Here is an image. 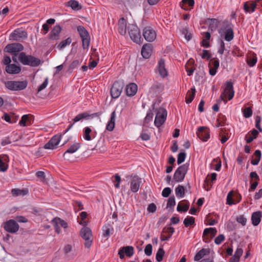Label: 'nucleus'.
I'll return each instance as SVG.
<instances>
[{
	"label": "nucleus",
	"mask_w": 262,
	"mask_h": 262,
	"mask_svg": "<svg viewBox=\"0 0 262 262\" xmlns=\"http://www.w3.org/2000/svg\"><path fill=\"white\" fill-rule=\"evenodd\" d=\"M221 37H224L227 41H230L234 38L233 25L230 22L227 21L218 30Z\"/></svg>",
	"instance_id": "nucleus-1"
},
{
	"label": "nucleus",
	"mask_w": 262,
	"mask_h": 262,
	"mask_svg": "<svg viewBox=\"0 0 262 262\" xmlns=\"http://www.w3.org/2000/svg\"><path fill=\"white\" fill-rule=\"evenodd\" d=\"M18 60L24 65L37 67L40 64V60L32 55H27L25 52H21L18 55Z\"/></svg>",
	"instance_id": "nucleus-2"
},
{
	"label": "nucleus",
	"mask_w": 262,
	"mask_h": 262,
	"mask_svg": "<svg viewBox=\"0 0 262 262\" xmlns=\"http://www.w3.org/2000/svg\"><path fill=\"white\" fill-rule=\"evenodd\" d=\"M6 88L11 91H21L28 85V82L24 81H7L5 82Z\"/></svg>",
	"instance_id": "nucleus-3"
},
{
	"label": "nucleus",
	"mask_w": 262,
	"mask_h": 262,
	"mask_svg": "<svg viewBox=\"0 0 262 262\" xmlns=\"http://www.w3.org/2000/svg\"><path fill=\"white\" fill-rule=\"evenodd\" d=\"M77 31L82 40L83 49L88 50L90 43V36L88 31L82 26L77 27Z\"/></svg>",
	"instance_id": "nucleus-4"
},
{
	"label": "nucleus",
	"mask_w": 262,
	"mask_h": 262,
	"mask_svg": "<svg viewBox=\"0 0 262 262\" xmlns=\"http://www.w3.org/2000/svg\"><path fill=\"white\" fill-rule=\"evenodd\" d=\"M188 167L189 164L188 163H185L180 166L175 171L173 180L178 183L182 182L187 172Z\"/></svg>",
	"instance_id": "nucleus-5"
},
{
	"label": "nucleus",
	"mask_w": 262,
	"mask_h": 262,
	"mask_svg": "<svg viewBox=\"0 0 262 262\" xmlns=\"http://www.w3.org/2000/svg\"><path fill=\"white\" fill-rule=\"evenodd\" d=\"M80 235L85 241L84 246L89 248L92 244V233L91 229L88 227H83L80 230Z\"/></svg>",
	"instance_id": "nucleus-6"
},
{
	"label": "nucleus",
	"mask_w": 262,
	"mask_h": 262,
	"mask_svg": "<svg viewBox=\"0 0 262 262\" xmlns=\"http://www.w3.org/2000/svg\"><path fill=\"white\" fill-rule=\"evenodd\" d=\"M124 87L122 81L117 80L114 82L111 89V96L114 99L118 98L121 95Z\"/></svg>",
	"instance_id": "nucleus-7"
},
{
	"label": "nucleus",
	"mask_w": 262,
	"mask_h": 262,
	"mask_svg": "<svg viewBox=\"0 0 262 262\" xmlns=\"http://www.w3.org/2000/svg\"><path fill=\"white\" fill-rule=\"evenodd\" d=\"M167 117V111L164 108H159L156 115L154 123L157 127H160L165 121Z\"/></svg>",
	"instance_id": "nucleus-8"
},
{
	"label": "nucleus",
	"mask_w": 262,
	"mask_h": 262,
	"mask_svg": "<svg viewBox=\"0 0 262 262\" xmlns=\"http://www.w3.org/2000/svg\"><path fill=\"white\" fill-rule=\"evenodd\" d=\"M24 46L20 43H12L8 44L4 49V51L16 56L18 52L24 50Z\"/></svg>",
	"instance_id": "nucleus-9"
},
{
	"label": "nucleus",
	"mask_w": 262,
	"mask_h": 262,
	"mask_svg": "<svg viewBox=\"0 0 262 262\" xmlns=\"http://www.w3.org/2000/svg\"><path fill=\"white\" fill-rule=\"evenodd\" d=\"M128 33L131 39L137 43H140L141 36L139 29L137 26L132 25L128 27Z\"/></svg>",
	"instance_id": "nucleus-10"
},
{
	"label": "nucleus",
	"mask_w": 262,
	"mask_h": 262,
	"mask_svg": "<svg viewBox=\"0 0 262 262\" xmlns=\"http://www.w3.org/2000/svg\"><path fill=\"white\" fill-rule=\"evenodd\" d=\"M225 88L220 96L222 100H224L223 95H228V100H230L234 95L233 83L231 81H226L225 83Z\"/></svg>",
	"instance_id": "nucleus-11"
},
{
	"label": "nucleus",
	"mask_w": 262,
	"mask_h": 262,
	"mask_svg": "<svg viewBox=\"0 0 262 262\" xmlns=\"http://www.w3.org/2000/svg\"><path fill=\"white\" fill-rule=\"evenodd\" d=\"M28 37L27 32L22 29H15L10 35V39L19 41L21 39H26Z\"/></svg>",
	"instance_id": "nucleus-12"
},
{
	"label": "nucleus",
	"mask_w": 262,
	"mask_h": 262,
	"mask_svg": "<svg viewBox=\"0 0 262 262\" xmlns=\"http://www.w3.org/2000/svg\"><path fill=\"white\" fill-rule=\"evenodd\" d=\"M90 114H89L88 112H84L81 113L79 114L74 118L73 119V123L70 124L69 127L66 129L63 134L64 135L66 134L73 126V125L78 122V121H82L83 120H88L90 119Z\"/></svg>",
	"instance_id": "nucleus-13"
},
{
	"label": "nucleus",
	"mask_w": 262,
	"mask_h": 262,
	"mask_svg": "<svg viewBox=\"0 0 262 262\" xmlns=\"http://www.w3.org/2000/svg\"><path fill=\"white\" fill-rule=\"evenodd\" d=\"M4 228L8 232L15 233L18 230L19 225L15 221L10 220L5 223Z\"/></svg>",
	"instance_id": "nucleus-14"
},
{
	"label": "nucleus",
	"mask_w": 262,
	"mask_h": 262,
	"mask_svg": "<svg viewBox=\"0 0 262 262\" xmlns=\"http://www.w3.org/2000/svg\"><path fill=\"white\" fill-rule=\"evenodd\" d=\"M143 36L147 41L151 42L156 39V33L150 27H145L143 31Z\"/></svg>",
	"instance_id": "nucleus-15"
},
{
	"label": "nucleus",
	"mask_w": 262,
	"mask_h": 262,
	"mask_svg": "<svg viewBox=\"0 0 262 262\" xmlns=\"http://www.w3.org/2000/svg\"><path fill=\"white\" fill-rule=\"evenodd\" d=\"M196 135L201 140L204 142L207 141L210 138L209 131L204 126H201L198 128Z\"/></svg>",
	"instance_id": "nucleus-16"
},
{
	"label": "nucleus",
	"mask_w": 262,
	"mask_h": 262,
	"mask_svg": "<svg viewBox=\"0 0 262 262\" xmlns=\"http://www.w3.org/2000/svg\"><path fill=\"white\" fill-rule=\"evenodd\" d=\"M141 183V179L138 176H134L130 182V189L131 191L133 193L137 192L140 188Z\"/></svg>",
	"instance_id": "nucleus-17"
},
{
	"label": "nucleus",
	"mask_w": 262,
	"mask_h": 262,
	"mask_svg": "<svg viewBox=\"0 0 262 262\" xmlns=\"http://www.w3.org/2000/svg\"><path fill=\"white\" fill-rule=\"evenodd\" d=\"M261 0H255V1H249L246 2L244 4V10L245 12L252 13L255 11L256 7V3L260 1Z\"/></svg>",
	"instance_id": "nucleus-18"
},
{
	"label": "nucleus",
	"mask_w": 262,
	"mask_h": 262,
	"mask_svg": "<svg viewBox=\"0 0 262 262\" xmlns=\"http://www.w3.org/2000/svg\"><path fill=\"white\" fill-rule=\"evenodd\" d=\"M152 51V46L150 43H145L142 47L141 53L144 58L148 59L151 55Z\"/></svg>",
	"instance_id": "nucleus-19"
},
{
	"label": "nucleus",
	"mask_w": 262,
	"mask_h": 262,
	"mask_svg": "<svg viewBox=\"0 0 262 262\" xmlns=\"http://www.w3.org/2000/svg\"><path fill=\"white\" fill-rule=\"evenodd\" d=\"M9 158L6 155H0V171L5 172L8 168Z\"/></svg>",
	"instance_id": "nucleus-20"
},
{
	"label": "nucleus",
	"mask_w": 262,
	"mask_h": 262,
	"mask_svg": "<svg viewBox=\"0 0 262 262\" xmlns=\"http://www.w3.org/2000/svg\"><path fill=\"white\" fill-rule=\"evenodd\" d=\"M137 85L135 83H130L126 86V94L128 96H133L137 93Z\"/></svg>",
	"instance_id": "nucleus-21"
},
{
	"label": "nucleus",
	"mask_w": 262,
	"mask_h": 262,
	"mask_svg": "<svg viewBox=\"0 0 262 262\" xmlns=\"http://www.w3.org/2000/svg\"><path fill=\"white\" fill-rule=\"evenodd\" d=\"M6 71L9 74H17L21 71V68L15 64H10L6 67Z\"/></svg>",
	"instance_id": "nucleus-22"
},
{
	"label": "nucleus",
	"mask_w": 262,
	"mask_h": 262,
	"mask_svg": "<svg viewBox=\"0 0 262 262\" xmlns=\"http://www.w3.org/2000/svg\"><path fill=\"white\" fill-rule=\"evenodd\" d=\"M81 144L79 142H75L63 154V157L65 159H68L67 155L68 154H73L75 152L80 148Z\"/></svg>",
	"instance_id": "nucleus-23"
},
{
	"label": "nucleus",
	"mask_w": 262,
	"mask_h": 262,
	"mask_svg": "<svg viewBox=\"0 0 262 262\" xmlns=\"http://www.w3.org/2000/svg\"><path fill=\"white\" fill-rule=\"evenodd\" d=\"M158 71L160 76L164 78L168 75V72L165 67V62L163 59H160L158 62Z\"/></svg>",
	"instance_id": "nucleus-24"
},
{
	"label": "nucleus",
	"mask_w": 262,
	"mask_h": 262,
	"mask_svg": "<svg viewBox=\"0 0 262 262\" xmlns=\"http://www.w3.org/2000/svg\"><path fill=\"white\" fill-rule=\"evenodd\" d=\"M262 213L260 211L253 212L251 215L252 224L253 226H256L259 225L261 221Z\"/></svg>",
	"instance_id": "nucleus-25"
},
{
	"label": "nucleus",
	"mask_w": 262,
	"mask_h": 262,
	"mask_svg": "<svg viewBox=\"0 0 262 262\" xmlns=\"http://www.w3.org/2000/svg\"><path fill=\"white\" fill-rule=\"evenodd\" d=\"M61 31V28L59 25L55 26L50 33V39L52 40L58 39Z\"/></svg>",
	"instance_id": "nucleus-26"
},
{
	"label": "nucleus",
	"mask_w": 262,
	"mask_h": 262,
	"mask_svg": "<svg viewBox=\"0 0 262 262\" xmlns=\"http://www.w3.org/2000/svg\"><path fill=\"white\" fill-rule=\"evenodd\" d=\"M118 31L121 35H124L126 31V20L124 17H121L118 22Z\"/></svg>",
	"instance_id": "nucleus-27"
},
{
	"label": "nucleus",
	"mask_w": 262,
	"mask_h": 262,
	"mask_svg": "<svg viewBox=\"0 0 262 262\" xmlns=\"http://www.w3.org/2000/svg\"><path fill=\"white\" fill-rule=\"evenodd\" d=\"M210 253V249L207 248H203L196 253L194 257V260L196 261H200V260L205 255Z\"/></svg>",
	"instance_id": "nucleus-28"
},
{
	"label": "nucleus",
	"mask_w": 262,
	"mask_h": 262,
	"mask_svg": "<svg viewBox=\"0 0 262 262\" xmlns=\"http://www.w3.org/2000/svg\"><path fill=\"white\" fill-rule=\"evenodd\" d=\"M92 130L91 127H85L83 128L82 131V137L86 141H90L95 138L92 134Z\"/></svg>",
	"instance_id": "nucleus-29"
},
{
	"label": "nucleus",
	"mask_w": 262,
	"mask_h": 262,
	"mask_svg": "<svg viewBox=\"0 0 262 262\" xmlns=\"http://www.w3.org/2000/svg\"><path fill=\"white\" fill-rule=\"evenodd\" d=\"M29 191L27 189H20L18 188H14L11 190L12 194L14 196H24L28 193Z\"/></svg>",
	"instance_id": "nucleus-30"
},
{
	"label": "nucleus",
	"mask_w": 262,
	"mask_h": 262,
	"mask_svg": "<svg viewBox=\"0 0 262 262\" xmlns=\"http://www.w3.org/2000/svg\"><path fill=\"white\" fill-rule=\"evenodd\" d=\"M187 191V189H186ZM185 193V189L182 185H179L175 189V193L177 198L181 199L184 196Z\"/></svg>",
	"instance_id": "nucleus-31"
},
{
	"label": "nucleus",
	"mask_w": 262,
	"mask_h": 262,
	"mask_svg": "<svg viewBox=\"0 0 262 262\" xmlns=\"http://www.w3.org/2000/svg\"><path fill=\"white\" fill-rule=\"evenodd\" d=\"M195 92L194 87L191 88L190 91H188L186 97V103L189 104L193 101L195 95Z\"/></svg>",
	"instance_id": "nucleus-32"
},
{
	"label": "nucleus",
	"mask_w": 262,
	"mask_h": 262,
	"mask_svg": "<svg viewBox=\"0 0 262 262\" xmlns=\"http://www.w3.org/2000/svg\"><path fill=\"white\" fill-rule=\"evenodd\" d=\"M181 3H182V4L180 3L181 8L186 11L190 10L187 6L192 8L195 3L194 0H182Z\"/></svg>",
	"instance_id": "nucleus-33"
},
{
	"label": "nucleus",
	"mask_w": 262,
	"mask_h": 262,
	"mask_svg": "<svg viewBox=\"0 0 262 262\" xmlns=\"http://www.w3.org/2000/svg\"><path fill=\"white\" fill-rule=\"evenodd\" d=\"M209 26L208 29L211 31H214L216 30L218 25L219 21L216 18L209 19Z\"/></svg>",
	"instance_id": "nucleus-34"
},
{
	"label": "nucleus",
	"mask_w": 262,
	"mask_h": 262,
	"mask_svg": "<svg viewBox=\"0 0 262 262\" xmlns=\"http://www.w3.org/2000/svg\"><path fill=\"white\" fill-rule=\"evenodd\" d=\"M127 257H131L134 254V248L133 246H124L121 248Z\"/></svg>",
	"instance_id": "nucleus-35"
},
{
	"label": "nucleus",
	"mask_w": 262,
	"mask_h": 262,
	"mask_svg": "<svg viewBox=\"0 0 262 262\" xmlns=\"http://www.w3.org/2000/svg\"><path fill=\"white\" fill-rule=\"evenodd\" d=\"M254 156L255 158L251 160V163L253 165H256L259 162L261 158V153L260 150H256L254 153Z\"/></svg>",
	"instance_id": "nucleus-36"
},
{
	"label": "nucleus",
	"mask_w": 262,
	"mask_h": 262,
	"mask_svg": "<svg viewBox=\"0 0 262 262\" xmlns=\"http://www.w3.org/2000/svg\"><path fill=\"white\" fill-rule=\"evenodd\" d=\"M68 6L71 7L73 10H79L81 9V6L77 1L71 0L68 2Z\"/></svg>",
	"instance_id": "nucleus-37"
},
{
	"label": "nucleus",
	"mask_w": 262,
	"mask_h": 262,
	"mask_svg": "<svg viewBox=\"0 0 262 262\" xmlns=\"http://www.w3.org/2000/svg\"><path fill=\"white\" fill-rule=\"evenodd\" d=\"M217 233V230L215 228H206L203 232V236H207L209 234H210L211 236L214 237Z\"/></svg>",
	"instance_id": "nucleus-38"
},
{
	"label": "nucleus",
	"mask_w": 262,
	"mask_h": 262,
	"mask_svg": "<svg viewBox=\"0 0 262 262\" xmlns=\"http://www.w3.org/2000/svg\"><path fill=\"white\" fill-rule=\"evenodd\" d=\"M257 61V58L255 54H253L252 56H250L247 60V63L248 66L252 67L255 65Z\"/></svg>",
	"instance_id": "nucleus-39"
},
{
	"label": "nucleus",
	"mask_w": 262,
	"mask_h": 262,
	"mask_svg": "<svg viewBox=\"0 0 262 262\" xmlns=\"http://www.w3.org/2000/svg\"><path fill=\"white\" fill-rule=\"evenodd\" d=\"M103 235L104 237H108L110 235V232L113 230V227L110 224L105 225L103 227Z\"/></svg>",
	"instance_id": "nucleus-40"
},
{
	"label": "nucleus",
	"mask_w": 262,
	"mask_h": 262,
	"mask_svg": "<svg viewBox=\"0 0 262 262\" xmlns=\"http://www.w3.org/2000/svg\"><path fill=\"white\" fill-rule=\"evenodd\" d=\"M31 124V120L29 119V115H24L22 116L21 120L19 122V125L22 126H26L27 124V122Z\"/></svg>",
	"instance_id": "nucleus-41"
},
{
	"label": "nucleus",
	"mask_w": 262,
	"mask_h": 262,
	"mask_svg": "<svg viewBox=\"0 0 262 262\" xmlns=\"http://www.w3.org/2000/svg\"><path fill=\"white\" fill-rule=\"evenodd\" d=\"M72 42V39L71 37H68L66 39L61 41L57 46V48L59 50H61L67 45H70Z\"/></svg>",
	"instance_id": "nucleus-42"
},
{
	"label": "nucleus",
	"mask_w": 262,
	"mask_h": 262,
	"mask_svg": "<svg viewBox=\"0 0 262 262\" xmlns=\"http://www.w3.org/2000/svg\"><path fill=\"white\" fill-rule=\"evenodd\" d=\"M234 198V191H230L229 192V193L227 194V202L226 203L229 205H232L233 204H235V202H234V200L233 199Z\"/></svg>",
	"instance_id": "nucleus-43"
},
{
	"label": "nucleus",
	"mask_w": 262,
	"mask_h": 262,
	"mask_svg": "<svg viewBox=\"0 0 262 262\" xmlns=\"http://www.w3.org/2000/svg\"><path fill=\"white\" fill-rule=\"evenodd\" d=\"M183 223L186 227L194 225L195 224V219L192 216H187L184 219Z\"/></svg>",
	"instance_id": "nucleus-44"
},
{
	"label": "nucleus",
	"mask_w": 262,
	"mask_h": 262,
	"mask_svg": "<svg viewBox=\"0 0 262 262\" xmlns=\"http://www.w3.org/2000/svg\"><path fill=\"white\" fill-rule=\"evenodd\" d=\"M164 254L165 251L164 249L162 248H160L156 253V260L159 262L163 260Z\"/></svg>",
	"instance_id": "nucleus-45"
},
{
	"label": "nucleus",
	"mask_w": 262,
	"mask_h": 262,
	"mask_svg": "<svg viewBox=\"0 0 262 262\" xmlns=\"http://www.w3.org/2000/svg\"><path fill=\"white\" fill-rule=\"evenodd\" d=\"M187 204H184L182 207L181 204L179 203L177 206V210L179 212H186L189 207V203L187 201Z\"/></svg>",
	"instance_id": "nucleus-46"
},
{
	"label": "nucleus",
	"mask_w": 262,
	"mask_h": 262,
	"mask_svg": "<svg viewBox=\"0 0 262 262\" xmlns=\"http://www.w3.org/2000/svg\"><path fill=\"white\" fill-rule=\"evenodd\" d=\"M52 222H57L59 225H60L62 227L66 229L68 227V224L64 220H61L59 217H55L53 219L52 221Z\"/></svg>",
	"instance_id": "nucleus-47"
},
{
	"label": "nucleus",
	"mask_w": 262,
	"mask_h": 262,
	"mask_svg": "<svg viewBox=\"0 0 262 262\" xmlns=\"http://www.w3.org/2000/svg\"><path fill=\"white\" fill-rule=\"evenodd\" d=\"M81 62V61H79V60H74L70 65L68 71L70 73L72 72L74 69L77 68L80 64Z\"/></svg>",
	"instance_id": "nucleus-48"
},
{
	"label": "nucleus",
	"mask_w": 262,
	"mask_h": 262,
	"mask_svg": "<svg viewBox=\"0 0 262 262\" xmlns=\"http://www.w3.org/2000/svg\"><path fill=\"white\" fill-rule=\"evenodd\" d=\"M236 221L238 223L241 224L243 226H245L246 225L247 220L245 215L243 214L236 216Z\"/></svg>",
	"instance_id": "nucleus-49"
},
{
	"label": "nucleus",
	"mask_w": 262,
	"mask_h": 262,
	"mask_svg": "<svg viewBox=\"0 0 262 262\" xmlns=\"http://www.w3.org/2000/svg\"><path fill=\"white\" fill-rule=\"evenodd\" d=\"M61 135H56L50 139L51 142L54 144L55 146H56V147L61 140Z\"/></svg>",
	"instance_id": "nucleus-50"
},
{
	"label": "nucleus",
	"mask_w": 262,
	"mask_h": 262,
	"mask_svg": "<svg viewBox=\"0 0 262 262\" xmlns=\"http://www.w3.org/2000/svg\"><path fill=\"white\" fill-rule=\"evenodd\" d=\"M176 204V201L174 196H171L169 198L167 203V208H172Z\"/></svg>",
	"instance_id": "nucleus-51"
},
{
	"label": "nucleus",
	"mask_w": 262,
	"mask_h": 262,
	"mask_svg": "<svg viewBox=\"0 0 262 262\" xmlns=\"http://www.w3.org/2000/svg\"><path fill=\"white\" fill-rule=\"evenodd\" d=\"M220 66V62L219 59L214 60L211 59L209 63V67L211 66L212 68L217 70Z\"/></svg>",
	"instance_id": "nucleus-52"
},
{
	"label": "nucleus",
	"mask_w": 262,
	"mask_h": 262,
	"mask_svg": "<svg viewBox=\"0 0 262 262\" xmlns=\"http://www.w3.org/2000/svg\"><path fill=\"white\" fill-rule=\"evenodd\" d=\"M186 157V154L184 152H181L179 153L178 155L177 159V163L178 164H180L183 163L185 160Z\"/></svg>",
	"instance_id": "nucleus-53"
},
{
	"label": "nucleus",
	"mask_w": 262,
	"mask_h": 262,
	"mask_svg": "<svg viewBox=\"0 0 262 262\" xmlns=\"http://www.w3.org/2000/svg\"><path fill=\"white\" fill-rule=\"evenodd\" d=\"M244 116L248 118L252 115V110L251 107H248L244 109L243 111Z\"/></svg>",
	"instance_id": "nucleus-54"
},
{
	"label": "nucleus",
	"mask_w": 262,
	"mask_h": 262,
	"mask_svg": "<svg viewBox=\"0 0 262 262\" xmlns=\"http://www.w3.org/2000/svg\"><path fill=\"white\" fill-rule=\"evenodd\" d=\"M219 45H220V48L218 50V53L220 54H223L225 50V45L224 41L222 39H221L219 41Z\"/></svg>",
	"instance_id": "nucleus-55"
},
{
	"label": "nucleus",
	"mask_w": 262,
	"mask_h": 262,
	"mask_svg": "<svg viewBox=\"0 0 262 262\" xmlns=\"http://www.w3.org/2000/svg\"><path fill=\"white\" fill-rule=\"evenodd\" d=\"M152 247L150 244H147L144 249L145 254L147 256H150L152 254Z\"/></svg>",
	"instance_id": "nucleus-56"
},
{
	"label": "nucleus",
	"mask_w": 262,
	"mask_h": 262,
	"mask_svg": "<svg viewBox=\"0 0 262 262\" xmlns=\"http://www.w3.org/2000/svg\"><path fill=\"white\" fill-rule=\"evenodd\" d=\"M225 239V237L223 234H220L214 239V243L216 245H220Z\"/></svg>",
	"instance_id": "nucleus-57"
},
{
	"label": "nucleus",
	"mask_w": 262,
	"mask_h": 262,
	"mask_svg": "<svg viewBox=\"0 0 262 262\" xmlns=\"http://www.w3.org/2000/svg\"><path fill=\"white\" fill-rule=\"evenodd\" d=\"M261 122V118L259 116H257L255 119V127L258 129L259 132H262V128L260 126V123Z\"/></svg>",
	"instance_id": "nucleus-58"
},
{
	"label": "nucleus",
	"mask_w": 262,
	"mask_h": 262,
	"mask_svg": "<svg viewBox=\"0 0 262 262\" xmlns=\"http://www.w3.org/2000/svg\"><path fill=\"white\" fill-rule=\"evenodd\" d=\"M171 192V188L169 187H166L163 190V191L162 192V195L163 197L167 198L170 195Z\"/></svg>",
	"instance_id": "nucleus-59"
},
{
	"label": "nucleus",
	"mask_w": 262,
	"mask_h": 262,
	"mask_svg": "<svg viewBox=\"0 0 262 262\" xmlns=\"http://www.w3.org/2000/svg\"><path fill=\"white\" fill-rule=\"evenodd\" d=\"M201 57L203 59L206 58L207 60H210L211 57V55L210 54L209 52L206 50H203V53L201 55Z\"/></svg>",
	"instance_id": "nucleus-60"
},
{
	"label": "nucleus",
	"mask_w": 262,
	"mask_h": 262,
	"mask_svg": "<svg viewBox=\"0 0 262 262\" xmlns=\"http://www.w3.org/2000/svg\"><path fill=\"white\" fill-rule=\"evenodd\" d=\"M48 77H46L43 83L39 86L38 88V92L41 91L47 87L48 84Z\"/></svg>",
	"instance_id": "nucleus-61"
},
{
	"label": "nucleus",
	"mask_w": 262,
	"mask_h": 262,
	"mask_svg": "<svg viewBox=\"0 0 262 262\" xmlns=\"http://www.w3.org/2000/svg\"><path fill=\"white\" fill-rule=\"evenodd\" d=\"M174 232V228L172 227H169L167 228H164L163 229V232H167L169 234V236L170 237L171 236V235L173 234V233Z\"/></svg>",
	"instance_id": "nucleus-62"
},
{
	"label": "nucleus",
	"mask_w": 262,
	"mask_h": 262,
	"mask_svg": "<svg viewBox=\"0 0 262 262\" xmlns=\"http://www.w3.org/2000/svg\"><path fill=\"white\" fill-rule=\"evenodd\" d=\"M243 253V250L242 249V248L238 247L236 249L233 256H235V257H237V258L240 259V257L242 255Z\"/></svg>",
	"instance_id": "nucleus-63"
},
{
	"label": "nucleus",
	"mask_w": 262,
	"mask_h": 262,
	"mask_svg": "<svg viewBox=\"0 0 262 262\" xmlns=\"http://www.w3.org/2000/svg\"><path fill=\"white\" fill-rule=\"evenodd\" d=\"M44 148L45 149H54L56 148V146L54 145V144L51 142V141L50 140L48 143H47L44 145Z\"/></svg>",
	"instance_id": "nucleus-64"
}]
</instances>
